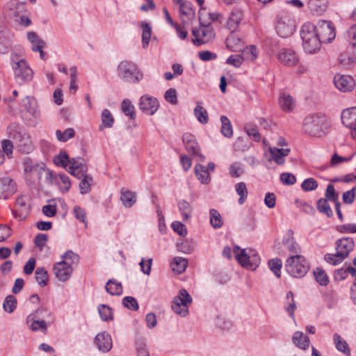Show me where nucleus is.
<instances>
[{"instance_id":"obj_1","label":"nucleus","mask_w":356,"mask_h":356,"mask_svg":"<svg viewBox=\"0 0 356 356\" xmlns=\"http://www.w3.org/2000/svg\"><path fill=\"white\" fill-rule=\"evenodd\" d=\"M330 124L323 113L307 115L303 121L302 129L305 134L314 137H322L330 130Z\"/></svg>"},{"instance_id":"obj_2","label":"nucleus","mask_w":356,"mask_h":356,"mask_svg":"<svg viewBox=\"0 0 356 356\" xmlns=\"http://www.w3.org/2000/svg\"><path fill=\"white\" fill-rule=\"evenodd\" d=\"M301 38L302 40V47L305 51L312 54L318 52L323 43L315 31L314 26L309 23H305L300 31Z\"/></svg>"},{"instance_id":"obj_3","label":"nucleus","mask_w":356,"mask_h":356,"mask_svg":"<svg viewBox=\"0 0 356 356\" xmlns=\"http://www.w3.org/2000/svg\"><path fill=\"white\" fill-rule=\"evenodd\" d=\"M355 242L351 237H343L336 241V254H326L325 260L334 266L341 264L353 250Z\"/></svg>"},{"instance_id":"obj_4","label":"nucleus","mask_w":356,"mask_h":356,"mask_svg":"<svg viewBox=\"0 0 356 356\" xmlns=\"http://www.w3.org/2000/svg\"><path fill=\"white\" fill-rule=\"evenodd\" d=\"M54 163L57 166L64 168L72 175L78 179H81L87 175V165L76 161L74 157H54Z\"/></svg>"},{"instance_id":"obj_5","label":"nucleus","mask_w":356,"mask_h":356,"mask_svg":"<svg viewBox=\"0 0 356 356\" xmlns=\"http://www.w3.org/2000/svg\"><path fill=\"white\" fill-rule=\"evenodd\" d=\"M285 268L289 274L297 278L304 277L309 269V264L300 254L291 255L286 261Z\"/></svg>"},{"instance_id":"obj_6","label":"nucleus","mask_w":356,"mask_h":356,"mask_svg":"<svg viewBox=\"0 0 356 356\" xmlns=\"http://www.w3.org/2000/svg\"><path fill=\"white\" fill-rule=\"evenodd\" d=\"M238 262L243 267L254 270L260 263V258L257 252L252 249H241L236 246L234 249Z\"/></svg>"},{"instance_id":"obj_7","label":"nucleus","mask_w":356,"mask_h":356,"mask_svg":"<svg viewBox=\"0 0 356 356\" xmlns=\"http://www.w3.org/2000/svg\"><path fill=\"white\" fill-rule=\"evenodd\" d=\"M118 75L120 79L127 82L138 83L143 77V74L138 70L136 64L131 61H122L118 67Z\"/></svg>"},{"instance_id":"obj_8","label":"nucleus","mask_w":356,"mask_h":356,"mask_svg":"<svg viewBox=\"0 0 356 356\" xmlns=\"http://www.w3.org/2000/svg\"><path fill=\"white\" fill-rule=\"evenodd\" d=\"M296 22L291 15L286 13H280L276 19V31L284 38H289L293 34L296 30Z\"/></svg>"},{"instance_id":"obj_9","label":"nucleus","mask_w":356,"mask_h":356,"mask_svg":"<svg viewBox=\"0 0 356 356\" xmlns=\"http://www.w3.org/2000/svg\"><path fill=\"white\" fill-rule=\"evenodd\" d=\"M12 67L14 70L15 81L19 84L22 85L32 79L33 71L24 59L19 60L15 56L12 57Z\"/></svg>"},{"instance_id":"obj_10","label":"nucleus","mask_w":356,"mask_h":356,"mask_svg":"<svg viewBox=\"0 0 356 356\" xmlns=\"http://www.w3.org/2000/svg\"><path fill=\"white\" fill-rule=\"evenodd\" d=\"M199 21L200 23V28L198 29H193L192 31L194 36L192 42L195 46L206 44L211 41L215 37L213 29L210 26V23L204 24L201 17H199Z\"/></svg>"},{"instance_id":"obj_11","label":"nucleus","mask_w":356,"mask_h":356,"mask_svg":"<svg viewBox=\"0 0 356 356\" xmlns=\"http://www.w3.org/2000/svg\"><path fill=\"white\" fill-rule=\"evenodd\" d=\"M192 302V298L186 289H181L179 296L174 298L172 302V309L181 316H186L188 313V307Z\"/></svg>"},{"instance_id":"obj_12","label":"nucleus","mask_w":356,"mask_h":356,"mask_svg":"<svg viewBox=\"0 0 356 356\" xmlns=\"http://www.w3.org/2000/svg\"><path fill=\"white\" fill-rule=\"evenodd\" d=\"M24 172L27 181H31L33 177H36L39 183L42 179V172L46 167L44 163H38L27 157L24 163Z\"/></svg>"},{"instance_id":"obj_13","label":"nucleus","mask_w":356,"mask_h":356,"mask_svg":"<svg viewBox=\"0 0 356 356\" xmlns=\"http://www.w3.org/2000/svg\"><path fill=\"white\" fill-rule=\"evenodd\" d=\"M315 27V31L323 43H329L336 37L335 28L330 21L321 20Z\"/></svg>"},{"instance_id":"obj_14","label":"nucleus","mask_w":356,"mask_h":356,"mask_svg":"<svg viewBox=\"0 0 356 356\" xmlns=\"http://www.w3.org/2000/svg\"><path fill=\"white\" fill-rule=\"evenodd\" d=\"M264 149L265 152L268 151L270 156H288L291 152V150L288 147H284L287 146V143L283 137H279L277 140V146L272 147L270 145L267 143L264 139L263 140Z\"/></svg>"},{"instance_id":"obj_15","label":"nucleus","mask_w":356,"mask_h":356,"mask_svg":"<svg viewBox=\"0 0 356 356\" xmlns=\"http://www.w3.org/2000/svg\"><path fill=\"white\" fill-rule=\"evenodd\" d=\"M140 109L147 115H154L159 107V101L148 95L142 96L139 101Z\"/></svg>"},{"instance_id":"obj_16","label":"nucleus","mask_w":356,"mask_h":356,"mask_svg":"<svg viewBox=\"0 0 356 356\" xmlns=\"http://www.w3.org/2000/svg\"><path fill=\"white\" fill-rule=\"evenodd\" d=\"M342 123L353 130L352 136L356 138V107L345 109L341 113Z\"/></svg>"},{"instance_id":"obj_17","label":"nucleus","mask_w":356,"mask_h":356,"mask_svg":"<svg viewBox=\"0 0 356 356\" xmlns=\"http://www.w3.org/2000/svg\"><path fill=\"white\" fill-rule=\"evenodd\" d=\"M71 264L66 261H61L54 264V271L56 277L62 282L67 281L72 273Z\"/></svg>"},{"instance_id":"obj_18","label":"nucleus","mask_w":356,"mask_h":356,"mask_svg":"<svg viewBox=\"0 0 356 356\" xmlns=\"http://www.w3.org/2000/svg\"><path fill=\"white\" fill-rule=\"evenodd\" d=\"M335 86L342 92L350 91L353 89L355 82L350 76L337 74L334 78Z\"/></svg>"},{"instance_id":"obj_19","label":"nucleus","mask_w":356,"mask_h":356,"mask_svg":"<svg viewBox=\"0 0 356 356\" xmlns=\"http://www.w3.org/2000/svg\"><path fill=\"white\" fill-rule=\"evenodd\" d=\"M277 58L280 63L287 66H294L299 62L297 54L292 49H283L277 54Z\"/></svg>"},{"instance_id":"obj_20","label":"nucleus","mask_w":356,"mask_h":356,"mask_svg":"<svg viewBox=\"0 0 356 356\" xmlns=\"http://www.w3.org/2000/svg\"><path fill=\"white\" fill-rule=\"evenodd\" d=\"M16 191V184L12 179L3 177L0 179V198L8 199Z\"/></svg>"},{"instance_id":"obj_21","label":"nucleus","mask_w":356,"mask_h":356,"mask_svg":"<svg viewBox=\"0 0 356 356\" xmlns=\"http://www.w3.org/2000/svg\"><path fill=\"white\" fill-rule=\"evenodd\" d=\"M95 343L102 353L108 352L113 346L111 337L106 332L98 333L95 337Z\"/></svg>"},{"instance_id":"obj_22","label":"nucleus","mask_w":356,"mask_h":356,"mask_svg":"<svg viewBox=\"0 0 356 356\" xmlns=\"http://www.w3.org/2000/svg\"><path fill=\"white\" fill-rule=\"evenodd\" d=\"M26 323L33 332L41 331L45 333L47 330V323L44 320H40V316L29 314L26 318Z\"/></svg>"},{"instance_id":"obj_23","label":"nucleus","mask_w":356,"mask_h":356,"mask_svg":"<svg viewBox=\"0 0 356 356\" xmlns=\"http://www.w3.org/2000/svg\"><path fill=\"white\" fill-rule=\"evenodd\" d=\"M22 106L32 117L37 118L40 116V111L37 100L31 96H26L22 101Z\"/></svg>"},{"instance_id":"obj_24","label":"nucleus","mask_w":356,"mask_h":356,"mask_svg":"<svg viewBox=\"0 0 356 356\" xmlns=\"http://www.w3.org/2000/svg\"><path fill=\"white\" fill-rule=\"evenodd\" d=\"M26 199L24 196L19 197L15 202L17 210L13 211L15 217L20 220L25 219L29 213V207L26 204Z\"/></svg>"},{"instance_id":"obj_25","label":"nucleus","mask_w":356,"mask_h":356,"mask_svg":"<svg viewBox=\"0 0 356 356\" xmlns=\"http://www.w3.org/2000/svg\"><path fill=\"white\" fill-rule=\"evenodd\" d=\"M183 142L185 144L186 150L192 156H202L200 154V147L193 136L188 134H184L183 136Z\"/></svg>"},{"instance_id":"obj_26","label":"nucleus","mask_w":356,"mask_h":356,"mask_svg":"<svg viewBox=\"0 0 356 356\" xmlns=\"http://www.w3.org/2000/svg\"><path fill=\"white\" fill-rule=\"evenodd\" d=\"M136 193L129 191L125 188L120 190V200L124 207L130 208L136 202Z\"/></svg>"},{"instance_id":"obj_27","label":"nucleus","mask_w":356,"mask_h":356,"mask_svg":"<svg viewBox=\"0 0 356 356\" xmlns=\"http://www.w3.org/2000/svg\"><path fill=\"white\" fill-rule=\"evenodd\" d=\"M243 17L242 11L239 9H234L227 20V28L231 32H234L238 28Z\"/></svg>"},{"instance_id":"obj_28","label":"nucleus","mask_w":356,"mask_h":356,"mask_svg":"<svg viewBox=\"0 0 356 356\" xmlns=\"http://www.w3.org/2000/svg\"><path fill=\"white\" fill-rule=\"evenodd\" d=\"M192 6V3L190 1H186L179 5V13L183 22L194 18L195 10Z\"/></svg>"},{"instance_id":"obj_29","label":"nucleus","mask_w":356,"mask_h":356,"mask_svg":"<svg viewBox=\"0 0 356 356\" xmlns=\"http://www.w3.org/2000/svg\"><path fill=\"white\" fill-rule=\"evenodd\" d=\"M292 339L293 343L301 349L306 350L309 346L310 341L309 337L301 332H296Z\"/></svg>"},{"instance_id":"obj_30","label":"nucleus","mask_w":356,"mask_h":356,"mask_svg":"<svg viewBox=\"0 0 356 356\" xmlns=\"http://www.w3.org/2000/svg\"><path fill=\"white\" fill-rule=\"evenodd\" d=\"M15 138L19 139V143L17 145L19 150L22 154H29L31 149V142L30 138L25 135H21L19 133L15 134Z\"/></svg>"},{"instance_id":"obj_31","label":"nucleus","mask_w":356,"mask_h":356,"mask_svg":"<svg viewBox=\"0 0 356 356\" xmlns=\"http://www.w3.org/2000/svg\"><path fill=\"white\" fill-rule=\"evenodd\" d=\"M106 291L112 296H120L122 293V286L116 280H109L105 286Z\"/></svg>"},{"instance_id":"obj_32","label":"nucleus","mask_w":356,"mask_h":356,"mask_svg":"<svg viewBox=\"0 0 356 356\" xmlns=\"http://www.w3.org/2000/svg\"><path fill=\"white\" fill-rule=\"evenodd\" d=\"M279 104L284 111H291L295 107V102L289 95L282 94L279 99Z\"/></svg>"},{"instance_id":"obj_33","label":"nucleus","mask_w":356,"mask_h":356,"mask_svg":"<svg viewBox=\"0 0 356 356\" xmlns=\"http://www.w3.org/2000/svg\"><path fill=\"white\" fill-rule=\"evenodd\" d=\"M140 27L142 29V44L144 49H146L149 43V40L152 33V28L149 23L141 22Z\"/></svg>"},{"instance_id":"obj_34","label":"nucleus","mask_w":356,"mask_h":356,"mask_svg":"<svg viewBox=\"0 0 356 356\" xmlns=\"http://www.w3.org/2000/svg\"><path fill=\"white\" fill-rule=\"evenodd\" d=\"M44 184L48 186L60 185L58 177L56 174H54L51 170L45 167L42 172V179Z\"/></svg>"},{"instance_id":"obj_35","label":"nucleus","mask_w":356,"mask_h":356,"mask_svg":"<svg viewBox=\"0 0 356 356\" xmlns=\"http://www.w3.org/2000/svg\"><path fill=\"white\" fill-rule=\"evenodd\" d=\"M333 339L336 348L338 350L343 353L347 356L350 355V349L349 348L348 343L339 334H334Z\"/></svg>"},{"instance_id":"obj_36","label":"nucleus","mask_w":356,"mask_h":356,"mask_svg":"<svg viewBox=\"0 0 356 356\" xmlns=\"http://www.w3.org/2000/svg\"><path fill=\"white\" fill-rule=\"evenodd\" d=\"M170 265L173 271L180 274L186 270L188 266V261L184 258L177 257L173 259Z\"/></svg>"},{"instance_id":"obj_37","label":"nucleus","mask_w":356,"mask_h":356,"mask_svg":"<svg viewBox=\"0 0 356 356\" xmlns=\"http://www.w3.org/2000/svg\"><path fill=\"white\" fill-rule=\"evenodd\" d=\"M81 181L79 184L81 194H86L90 192L92 185L93 184V178L89 175H84L81 178Z\"/></svg>"},{"instance_id":"obj_38","label":"nucleus","mask_w":356,"mask_h":356,"mask_svg":"<svg viewBox=\"0 0 356 356\" xmlns=\"http://www.w3.org/2000/svg\"><path fill=\"white\" fill-rule=\"evenodd\" d=\"M195 172L197 179L202 184H207L210 181L209 174L207 168L201 164H197L195 167Z\"/></svg>"},{"instance_id":"obj_39","label":"nucleus","mask_w":356,"mask_h":356,"mask_svg":"<svg viewBox=\"0 0 356 356\" xmlns=\"http://www.w3.org/2000/svg\"><path fill=\"white\" fill-rule=\"evenodd\" d=\"M121 111L125 115L129 116L131 120L136 118L135 107L130 100L125 99L122 101Z\"/></svg>"},{"instance_id":"obj_40","label":"nucleus","mask_w":356,"mask_h":356,"mask_svg":"<svg viewBox=\"0 0 356 356\" xmlns=\"http://www.w3.org/2000/svg\"><path fill=\"white\" fill-rule=\"evenodd\" d=\"M210 223L214 229L220 228L222 225V219L220 213L215 209H211L209 211Z\"/></svg>"},{"instance_id":"obj_41","label":"nucleus","mask_w":356,"mask_h":356,"mask_svg":"<svg viewBox=\"0 0 356 356\" xmlns=\"http://www.w3.org/2000/svg\"><path fill=\"white\" fill-rule=\"evenodd\" d=\"M178 207L179 212L183 216V220H188L191 218L192 213V208L189 202L186 200H181L178 202Z\"/></svg>"},{"instance_id":"obj_42","label":"nucleus","mask_w":356,"mask_h":356,"mask_svg":"<svg viewBox=\"0 0 356 356\" xmlns=\"http://www.w3.org/2000/svg\"><path fill=\"white\" fill-rule=\"evenodd\" d=\"M102 124L99 129L102 130L104 127L111 128L114 123V118L111 113L108 109L103 110L102 113Z\"/></svg>"},{"instance_id":"obj_43","label":"nucleus","mask_w":356,"mask_h":356,"mask_svg":"<svg viewBox=\"0 0 356 356\" xmlns=\"http://www.w3.org/2000/svg\"><path fill=\"white\" fill-rule=\"evenodd\" d=\"M48 273L44 268H38L35 272V278L40 286H44L48 283Z\"/></svg>"},{"instance_id":"obj_44","label":"nucleus","mask_w":356,"mask_h":356,"mask_svg":"<svg viewBox=\"0 0 356 356\" xmlns=\"http://www.w3.org/2000/svg\"><path fill=\"white\" fill-rule=\"evenodd\" d=\"M220 121L222 123L221 133L227 138H230L233 135L232 126L227 116L222 115L220 117Z\"/></svg>"},{"instance_id":"obj_45","label":"nucleus","mask_w":356,"mask_h":356,"mask_svg":"<svg viewBox=\"0 0 356 356\" xmlns=\"http://www.w3.org/2000/svg\"><path fill=\"white\" fill-rule=\"evenodd\" d=\"M327 0H308V7L314 12L320 13L325 10Z\"/></svg>"},{"instance_id":"obj_46","label":"nucleus","mask_w":356,"mask_h":356,"mask_svg":"<svg viewBox=\"0 0 356 356\" xmlns=\"http://www.w3.org/2000/svg\"><path fill=\"white\" fill-rule=\"evenodd\" d=\"M317 209L320 213L326 215L328 218H330L333 216V212L328 204V200L324 198H321L318 200L317 202Z\"/></svg>"},{"instance_id":"obj_47","label":"nucleus","mask_w":356,"mask_h":356,"mask_svg":"<svg viewBox=\"0 0 356 356\" xmlns=\"http://www.w3.org/2000/svg\"><path fill=\"white\" fill-rule=\"evenodd\" d=\"M98 312L102 321H108L113 318L112 309L106 305H100Z\"/></svg>"},{"instance_id":"obj_48","label":"nucleus","mask_w":356,"mask_h":356,"mask_svg":"<svg viewBox=\"0 0 356 356\" xmlns=\"http://www.w3.org/2000/svg\"><path fill=\"white\" fill-rule=\"evenodd\" d=\"M235 189L237 194L240 196L238 199V203L240 204H243L248 197L246 184L244 182H239L236 184Z\"/></svg>"},{"instance_id":"obj_49","label":"nucleus","mask_w":356,"mask_h":356,"mask_svg":"<svg viewBox=\"0 0 356 356\" xmlns=\"http://www.w3.org/2000/svg\"><path fill=\"white\" fill-rule=\"evenodd\" d=\"M57 139L60 142H66L72 138L75 135V131L72 128H67L64 131L57 130L56 131Z\"/></svg>"},{"instance_id":"obj_50","label":"nucleus","mask_w":356,"mask_h":356,"mask_svg":"<svg viewBox=\"0 0 356 356\" xmlns=\"http://www.w3.org/2000/svg\"><path fill=\"white\" fill-rule=\"evenodd\" d=\"M286 299L289 302L288 305L285 306V310L291 317L293 318L294 311L296 309V305L294 300V294L292 291L288 292L286 294Z\"/></svg>"},{"instance_id":"obj_51","label":"nucleus","mask_w":356,"mask_h":356,"mask_svg":"<svg viewBox=\"0 0 356 356\" xmlns=\"http://www.w3.org/2000/svg\"><path fill=\"white\" fill-rule=\"evenodd\" d=\"M194 114L197 120L202 124H207L209 120L207 111L200 105H197L194 109Z\"/></svg>"},{"instance_id":"obj_52","label":"nucleus","mask_w":356,"mask_h":356,"mask_svg":"<svg viewBox=\"0 0 356 356\" xmlns=\"http://www.w3.org/2000/svg\"><path fill=\"white\" fill-rule=\"evenodd\" d=\"M16 306L17 300L15 296L9 295L5 298L3 308L6 312L12 313L16 309Z\"/></svg>"},{"instance_id":"obj_53","label":"nucleus","mask_w":356,"mask_h":356,"mask_svg":"<svg viewBox=\"0 0 356 356\" xmlns=\"http://www.w3.org/2000/svg\"><path fill=\"white\" fill-rule=\"evenodd\" d=\"M283 244L291 253H298L300 252V247L298 244L294 241V238L291 236L284 238L283 240Z\"/></svg>"},{"instance_id":"obj_54","label":"nucleus","mask_w":356,"mask_h":356,"mask_svg":"<svg viewBox=\"0 0 356 356\" xmlns=\"http://www.w3.org/2000/svg\"><path fill=\"white\" fill-rule=\"evenodd\" d=\"M314 275L316 282L321 286H326L327 284L329 282L328 277L323 269L317 268L316 270L314 271Z\"/></svg>"},{"instance_id":"obj_55","label":"nucleus","mask_w":356,"mask_h":356,"mask_svg":"<svg viewBox=\"0 0 356 356\" xmlns=\"http://www.w3.org/2000/svg\"><path fill=\"white\" fill-rule=\"evenodd\" d=\"M244 129L247 134L254 140L257 142L260 141L261 136L256 127L251 124H246L244 127Z\"/></svg>"},{"instance_id":"obj_56","label":"nucleus","mask_w":356,"mask_h":356,"mask_svg":"<svg viewBox=\"0 0 356 356\" xmlns=\"http://www.w3.org/2000/svg\"><path fill=\"white\" fill-rule=\"evenodd\" d=\"M270 269L274 273L277 277H280V270L282 266V262L280 259H272L268 261Z\"/></svg>"},{"instance_id":"obj_57","label":"nucleus","mask_w":356,"mask_h":356,"mask_svg":"<svg viewBox=\"0 0 356 356\" xmlns=\"http://www.w3.org/2000/svg\"><path fill=\"white\" fill-rule=\"evenodd\" d=\"M227 47L231 50L236 51H240L243 47V44L240 39L230 37L227 40Z\"/></svg>"},{"instance_id":"obj_58","label":"nucleus","mask_w":356,"mask_h":356,"mask_svg":"<svg viewBox=\"0 0 356 356\" xmlns=\"http://www.w3.org/2000/svg\"><path fill=\"white\" fill-rule=\"evenodd\" d=\"M122 305L124 307L136 311L138 309V303L136 298L131 296H126L122 299Z\"/></svg>"},{"instance_id":"obj_59","label":"nucleus","mask_w":356,"mask_h":356,"mask_svg":"<svg viewBox=\"0 0 356 356\" xmlns=\"http://www.w3.org/2000/svg\"><path fill=\"white\" fill-rule=\"evenodd\" d=\"M301 187L305 191H312L317 188L318 182L314 178H307L303 181Z\"/></svg>"},{"instance_id":"obj_60","label":"nucleus","mask_w":356,"mask_h":356,"mask_svg":"<svg viewBox=\"0 0 356 356\" xmlns=\"http://www.w3.org/2000/svg\"><path fill=\"white\" fill-rule=\"evenodd\" d=\"M136 349L137 356H149V351L146 348V344L143 339L137 340L136 343Z\"/></svg>"},{"instance_id":"obj_61","label":"nucleus","mask_w":356,"mask_h":356,"mask_svg":"<svg viewBox=\"0 0 356 356\" xmlns=\"http://www.w3.org/2000/svg\"><path fill=\"white\" fill-rule=\"evenodd\" d=\"M325 200L336 202L339 199V194L336 192L332 184H328L325 193Z\"/></svg>"},{"instance_id":"obj_62","label":"nucleus","mask_w":356,"mask_h":356,"mask_svg":"<svg viewBox=\"0 0 356 356\" xmlns=\"http://www.w3.org/2000/svg\"><path fill=\"white\" fill-rule=\"evenodd\" d=\"M73 212L74 213L75 218L84 223L86 227L88 222L86 220V213L85 209L79 206H75L74 207Z\"/></svg>"},{"instance_id":"obj_63","label":"nucleus","mask_w":356,"mask_h":356,"mask_svg":"<svg viewBox=\"0 0 356 356\" xmlns=\"http://www.w3.org/2000/svg\"><path fill=\"white\" fill-rule=\"evenodd\" d=\"M244 170L242 165L239 163H234L229 167V175L232 177H238L243 174Z\"/></svg>"},{"instance_id":"obj_64","label":"nucleus","mask_w":356,"mask_h":356,"mask_svg":"<svg viewBox=\"0 0 356 356\" xmlns=\"http://www.w3.org/2000/svg\"><path fill=\"white\" fill-rule=\"evenodd\" d=\"M58 181L60 182V188H64L65 191H68L71 187V182L68 176L65 174H58Z\"/></svg>"}]
</instances>
